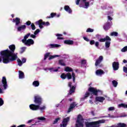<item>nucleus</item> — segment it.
<instances>
[{
  "label": "nucleus",
  "mask_w": 127,
  "mask_h": 127,
  "mask_svg": "<svg viewBox=\"0 0 127 127\" xmlns=\"http://www.w3.org/2000/svg\"><path fill=\"white\" fill-rule=\"evenodd\" d=\"M9 49H6L0 52V55L2 57V63L4 64H8V63L13 62V61H15L17 59V55L14 54L15 45H11L9 46Z\"/></svg>",
  "instance_id": "1"
},
{
  "label": "nucleus",
  "mask_w": 127,
  "mask_h": 127,
  "mask_svg": "<svg viewBox=\"0 0 127 127\" xmlns=\"http://www.w3.org/2000/svg\"><path fill=\"white\" fill-rule=\"evenodd\" d=\"M88 92H86L83 97V100H85L86 98H88L90 95L96 96L95 101L96 102H99L100 103H103L105 101V97L98 96H102L103 95V91L100 89H97V88H94L92 86H90L88 89Z\"/></svg>",
  "instance_id": "2"
},
{
  "label": "nucleus",
  "mask_w": 127,
  "mask_h": 127,
  "mask_svg": "<svg viewBox=\"0 0 127 127\" xmlns=\"http://www.w3.org/2000/svg\"><path fill=\"white\" fill-rule=\"evenodd\" d=\"M106 120H101L97 121H94L92 122H85L86 127H100L101 125L100 124H105Z\"/></svg>",
  "instance_id": "3"
},
{
  "label": "nucleus",
  "mask_w": 127,
  "mask_h": 127,
  "mask_svg": "<svg viewBox=\"0 0 127 127\" xmlns=\"http://www.w3.org/2000/svg\"><path fill=\"white\" fill-rule=\"evenodd\" d=\"M75 127H84V118H83V116L81 114L78 115L77 116Z\"/></svg>",
  "instance_id": "4"
},
{
  "label": "nucleus",
  "mask_w": 127,
  "mask_h": 127,
  "mask_svg": "<svg viewBox=\"0 0 127 127\" xmlns=\"http://www.w3.org/2000/svg\"><path fill=\"white\" fill-rule=\"evenodd\" d=\"M35 24L36 25H39V27H40L41 29H42V28H43V25L49 26L50 23H49V22H45L43 21L42 19H40L35 22Z\"/></svg>",
  "instance_id": "5"
},
{
  "label": "nucleus",
  "mask_w": 127,
  "mask_h": 127,
  "mask_svg": "<svg viewBox=\"0 0 127 127\" xmlns=\"http://www.w3.org/2000/svg\"><path fill=\"white\" fill-rule=\"evenodd\" d=\"M42 102H43V99L40 95H37L34 96V102L37 106H41Z\"/></svg>",
  "instance_id": "6"
},
{
  "label": "nucleus",
  "mask_w": 127,
  "mask_h": 127,
  "mask_svg": "<svg viewBox=\"0 0 127 127\" xmlns=\"http://www.w3.org/2000/svg\"><path fill=\"white\" fill-rule=\"evenodd\" d=\"M70 121V117H66L63 119L62 124H61L60 126L61 127H67V125H68V123Z\"/></svg>",
  "instance_id": "7"
},
{
  "label": "nucleus",
  "mask_w": 127,
  "mask_h": 127,
  "mask_svg": "<svg viewBox=\"0 0 127 127\" xmlns=\"http://www.w3.org/2000/svg\"><path fill=\"white\" fill-rule=\"evenodd\" d=\"M113 25L112 23H110L109 21L106 22L104 25H103V29L105 31H108L110 28H111V27Z\"/></svg>",
  "instance_id": "8"
},
{
  "label": "nucleus",
  "mask_w": 127,
  "mask_h": 127,
  "mask_svg": "<svg viewBox=\"0 0 127 127\" xmlns=\"http://www.w3.org/2000/svg\"><path fill=\"white\" fill-rule=\"evenodd\" d=\"M68 86L70 88L69 95H72V94L75 92V90H76V87L74 86H72V82H68Z\"/></svg>",
  "instance_id": "9"
},
{
  "label": "nucleus",
  "mask_w": 127,
  "mask_h": 127,
  "mask_svg": "<svg viewBox=\"0 0 127 127\" xmlns=\"http://www.w3.org/2000/svg\"><path fill=\"white\" fill-rule=\"evenodd\" d=\"M1 82L3 84L4 90H6L7 88V81H6V77H5V76H3L2 77Z\"/></svg>",
  "instance_id": "10"
},
{
  "label": "nucleus",
  "mask_w": 127,
  "mask_h": 127,
  "mask_svg": "<svg viewBox=\"0 0 127 127\" xmlns=\"http://www.w3.org/2000/svg\"><path fill=\"white\" fill-rule=\"evenodd\" d=\"M103 60H104V57L103 56H100L98 59L96 60L95 65V66H99L101 63L103 62Z\"/></svg>",
  "instance_id": "11"
},
{
  "label": "nucleus",
  "mask_w": 127,
  "mask_h": 127,
  "mask_svg": "<svg viewBox=\"0 0 127 127\" xmlns=\"http://www.w3.org/2000/svg\"><path fill=\"white\" fill-rule=\"evenodd\" d=\"M23 43H24L25 45H27V46H30L31 45H33V44H34V41L32 39H28Z\"/></svg>",
  "instance_id": "12"
},
{
  "label": "nucleus",
  "mask_w": 127,
  "mask_h": 127,
  "mask_svg": "<svg viewBox=\"0 0 127 127\" xmlns=\"http://www.w3.org/2000/svg\"><path fill=\"white\" fill-rule=\"evenodd\" d=\"M29 108L32 111H38V110H39V106L36 104H31L29 106Z\"/></svg>",
  "instance_id": "13"
},
{
  "label": "nucleus",
  "mask_w": 127,
  "mask_h": 127,
  "mask_svg": "<svg viewBox=\"0 0 127 127\" xmlns=\"http://www.w3.org/2000/svg\"><path fill=\"white\" fill-rule=\"evenodd\" d=\"M99 42H105L106 41H112V39L109 37V36H106L105 38H101L99 40Z\"/></svg>",
  "instance_id": "14"
},
{
  "label": "nucleus",
  "mask_w": 127,
  "mask_h": 127,
  "mask_svg": "<svg viewBox=\"0 0 127 127\" xmlns=\"http://www.w3.org/2000/svg\"><path fill=\"white\" fill-rule=\"evenodd\" d=\"M119 65L120 64H119V62H113L112 66L114 71H117V70H119Z\"/></svg>",
  "instance_id": "15"
},
{
  "label": "nucleus",
  "mask_w": 127,
  "mask_h": 127,
  "mask_svg": "<svg viewBox=\"0 0 127 127\" xmlns=\"http://www.w3.org/2000/svg\"><path fill=\"white\" fill-rule=\"evenodd\" d=\"M77 106V104H76V102H72L71 104H70L69 108H68V113H70Z\"/></svg>",
  "instance_id": "16"
},
{
  "label": "nucleus",
  "mask_w": 127,
  "mask_h": 127,
  "mask_svg": "<svg viewBox=\"0 0 127 127\" xmlns=\"http://www.w3.org/2000/svg\"><path fill=\"white\" fill-rule=\"evenodd\" d=\"M95 74L97 76H102L105 74V71L101 69H98L96 71Z\"/></svg>",
  "instance_id": "17"
},
{
  "label": "nucleus",
  "mask_w": 127,
  "mask_h": 127,
  "mask_svg": "<svg viewBox=\"0 0 127 127\" xmlns=\"http://www.w3.org/2000/svg\"><path fill=\"white\" fill-rule=\"evenodd\" d=\"M12 22L15 23V25H18L20 23V18L18 17H16L15 18H13L12 20Z\"/></svg>",
  "instance_id": "18"
},
{
  "label": "nucleus",
  "mask_w": 127,
  "mask_h": 127,
  "mask_svg": "<svg viewBox=\"0 0 127 127\" xmlns=\"http://www.w3.org/2000/svg\"><path fill=\"white\" fill-rule=\"evenodd\" d=\"M64 44H67V45H73L74 44V41L71 40H65L64 41Z\"/></svg>",
  "instance_id": "19"
},
{
  "label": "nucleus",
  "mask_w": 127,
  "mask_h": 127,
  "mask_svg": "<svg viewBox=\"0 0 127 127\" xmlns=\"http://www.w3.org/2000/svg\"><path fill=\"white\" fill-rule=\"evenodd\" d=\"M64 9L65 10V11L68 12V13H72V9L68 5H65L64 7Z\"/></svg>",
  "instance_id": "20"
},
{
  "label": "nucleus",
  "mask_w": 127,
  "mask_h": 127,
  "mask_svg": "<svg viewBox=\"0 0 127 127\" xmlns=\"http://www.w3.org/2000/svg\"><path fill=\"white\" fill-rule=\"evenodd\" d=\"M48 46L50 49H51V48H56L60 47V46H61V45H58V44H51L49 45Z\"/></svg>",
  "instance_id": "21"
},
{
  "label": "nucleus",
  "mask_w": 127,
  "mask_h": 127,
  "mask_svg": "<svg viewBox=\"0 0 127 127\" xmlns=\"http://www.w3.org/2000/svg\"><path fill=\"white\" fill-rule=\"evenodd\" d=\"M26 29V26L25 25H22L17 27V31H21Z\"/></svg>",
  "instance_id": "22"
},
{
  "label": "nucleus",
  "mask_w": 127,
  "mask_h": 127,
  "mask_svg": "<svg viewBox=\"0 0 127 127\" xmlns=\"http://www.w3.org/2000/svg\"><path fill=\"white\" fill-rule=\"evenodd\" d=\"M29 36H30V33H29L27 34L26 35H25L24 37V39L22 40V42L24 43V42H25L26 40H27V38H28V37H29Z\"/></svg>",
  "instance_id": "23"
},
{
  "label": "nucleus",
  "mask_w": 127,
  "mask_h": 127,
  "mask_svg": "<svg viewBox=\"0 0 127 127\" xmlns=\"http://www.w3.org/2000/svg\"><path fill=\"white\" fill-rule=\"evenodd\" d=\"M24 78V73L21 70L19 71V78L23 79Z\"/></svg>",
  "instance_id": "24"
},
{
  "label": "nucleus",
  "mask_w": 127,
  "mask_h": 127,
  "mask_svg": "<svg viewBox=\"0 0 127 127\" xmlns=\"http://www.w3.org/2000/svg\"><path fill=\"white\" fill-rule=\"evenodd\" d=\"M111 41H106L105 42V47L106 48H109L111 46Z\"/></svg>",
  "instance_id": "25"
},
{
  "label": "nucleus",
  "mask_w": 127,
  "mask_h": 127,
  "mask_svg": "<svg viewBox=\"0 0 127 127\" xmlns=\"http://www.w3.org/2000/svg\"><path fill=\"white\" fill-rule=\"evenodd\" d=\"M56 36H57V39L58 40H61L62 39H64L63 37H61V36H63V35L61 34H57Z\"/></svg>",
  "instance_id": "26"
},
{
  "label": "nucleus",
  "mask_w": 127,
  "mask_h": 127,
  "mask_svg": "<svg viewBox=\"0 0 127 127\" xmlns=\"http://www.w3.org/2000/svg\"><path fill=\"white\" fill-rule=\"evenodd\" d=\"M64 71H65L66 72H73V69L69 66H66L64 68Z\"/></svg>",
  "instance_id": "27"
},
{
  "label": "nucleus",
  "mask_w": 127,
  "mask_h": 127,
  "mask_svg": "<svg viewBox=\"0 0 127 127\" xmlns=\"http://www.w3.org/2000/svg\"><path fill=\"white\" fill-rule=\"evenodd\" d=\"M59 64L60 65H61V66H66V64H65V63H64V60H59Z\"/></svg>",
  "instance_id": "28"
},
{
  "label": "nucleus",
  "mask_w": 127,
  "mask_h": 127,
  "mask_svg": "<svg viewBox=\"0 0 127 127\" xmlns=\"http://www.w3.org/2000/svg\"><path fill=\"white\" fill-rule=\"evenodd\" d=\"M33 86H34V87H38V86H39V81H34L33 82Z\"/></svg>",
  "instance_id": "29"
},
{
  "label": "nucleus",
  "mask_w": 127,
  "mask_h": 127,
  "mask_svg": "<svg viewBox=\"0 0 127 127\" xmlns=\"http://www.w3.org/2000/svg\"><path fill=\"white\" fill-rule=\"evenodd\" d=\"M56 57H60V56L57 55L54 56H50L49 58V60H52V59H54V58H56Z\"/></svg>",
  "instance_id": "30"
},
{
  "label": "nucleus",
  "mask_w": 127,
  "mask_h": 127,
  "mask_svg": "<svg viewBox=\"0 0 127 127\" xmlns=\"http://www.w3.org/2000/svg\"><path fill=\"white\" fill-rule=\"evenodd\" d=\"M54 16H56V13H51V16H47L46 18H53Z\"/></svg>",
  "instance_id": "31"
},
{
  "label": "nucleus",
  "mask_w": 127,
  "mask_h": 127,
  "mask_svg": "<svg viewBox=\"0 0 127 127\" xmlns=\"http://www.w3.org/2000/svg\"><path fill=\"white\" fill-rule=\"evenodd\" d=\"M61 78L63 79V80H65V79L67 78V75L64 73H63L61 74Z\"/></svg>",
  "instance_id": "32"
},
{
  "label": "nucleus",
  "mask_w": 127,
  "mask_h": 127,
  "mask_svg": "<svg viewBox=\"0 0 127 127\" xmlns=\"http://www.w3.org/2000/svg\"><path fill=\"white\" fill-rule=\"evenodd\" d=\"M112 84L115 88H117V86H118V81L116 80L112 81Z\"/></svg>",
  "instance_id": "33"
},
{
  "label": "nucleus",
  "mask_w": 127,
  "mask_h": 127,
  "mask_svg": "<svg viewBox=\"0 0 127 127\" xmlns=\"http://www.w3.org/2000/svg\"><path fill=\"white\" fill-rule=\"evenodd\" d=\"M119 107L124 108V109L127 108V104H125L124 103H121L119 105Z\"/></svg>",
  "instance_id": "34"
},
{
  "label": "nucleus",
  "mask_w": 127,
  "mask_h": 127,
  "mask_svg": "<svg viewBox=\"0 0 127 127\" xmlns=\"http://www.w3.org/2000/svg\"><path fill=\"white\" fill-rule=\"evenodd\" d=\"M66 77H67L68 80H70V79H72V75H71V73H70V72L67 73Z\"/></svg>",
  "instance_id": "35"
},
{
  "label": "nucleus",
  "mask_w": 127,
  "mask_h": 127,
  "mask_svg": "<svg viewBox=\"0 0 127 127\" xmlns=\"http://www.w3.org/2000/svg\"><path fill=\"white\" fill-rule=\"evenodd\" d=\"M50 56V53H47L45 54L44 60H46L48 57Z\"/></svg>",
  "instance_id": "36"
},
{
  "label": "nucleus",
  "mask_w": 127,
  "mask_h": 127,
  "mask_svg": "<svg viewBox=\"0 0 127 127\" xmlns=\"http://www.w3.org/2000/svg\"><path fill=\"white\" fill-rule=\"evenodd\" d=\"M110 35L111 36H118V33L117 32H113L111 33Z\"/></svg>",
  "instance_id": "37"
},
{
  "label": "nucleus",
  "mask_w": 127,
  "mask_h": 127,
  "mask_svg": "<svg viewBox=\"0 0 127 127\" xmlns=\"http://www.w3.org/2000/svg\"><path fill=\"white\" fill-rule=\"evenodd\" d=\"M72 81L73 83H75V79H76L75 77H76V75H75V73L74 72L72 73Z\"/></svg>",
  "instance_id": "38"
},
{
  "label": "nucleus",
  "mask_w": 127,
  "mask_h": 127,
  "mask_svg": "<svg viewBox=\"0 0 127 127\" xmlns=\"http://www.w3.org/2000/svg\"><path fill=\"white\" fill-rule=\"evenodd\" d=\"M59 121H60V118H56L53 123V125H56V124H57L58 123Z\"/></svg>",
  "instance_id": "39"
},
{
  "label": "nucleus",
  "mask_w": 127,
  "mask_h": 127,
  "mask_svg": "<svg viewBox=\"0 0 127 127\" xmlns=\"http://www.w3.org/2000/svg\"><path fill=\"white\" fill-rule=\"evenodd\" d=\"M3 104H4L3 100L2 99V98H0V107H1V106H3Z\"/></svg>",
  "instance_id": "40"
},
{
  "label": "nucleus",
  "mask_w": 127,
  "mask_h": 127,
  "mask_svg": "<svg viewBox=\"0 0 127 127\" xmlns=\"http://www.w3.org/2000/svg\"><path fill=\"white\" fill-rule=\"evenodd\" d=\"M17 63H18V65H19V66H22V62L20 60V59H18L17 60Z\"/></svg>",
  "instance_id": "41"
},
{
  "label": "nucleus",
  "mask_w": 127,
  "mask_h": 127,
  "mask_svg": "<svg viewBox=\"0 0 127 127\" xmlns=\"http://www.w3.org/2000/svg\"><path fill=\"white\" fill-rule=\"evenodd\" d=\"M31 27L32 30H35V29L36 28L35 27V25H34V23H33L31 24Z\"/></svg>",
  "instance_id": "42"
},
{
  "label": "nucleus",
  "mask_w": 127,
  "mask_h": 127,
  "mask_svg": "<svg viewBox=\"0 0 127 127\" xmlns=\"http://www.w3.org/2000/svg\"><path fill=\"white\" fill-rule=\"evenodd\" d=\"M39 32H40V30L39 29H37L36 31H35L34 34L35 35H37Z\"/></svg>",
  "instance_id": "43"
},
{
  "label": "nucleus",
  "mask_w": 127,
  "mask_h": 127,
  "mask_svg": "<svg viewBox=\"0 0 127 127\" xmlns=\"http://www.w3.org/2000/svg\"><path fill=\"white\" fill-rule=\"evenodd\" d=\"M122 52H126L127 51V46L126 47H124L122 50Z\"/></svg>",
  "instance_id": "44"
},
{
  "label": "nucleus",
  "mask_w": 127,
  "mask_h": 127,
  "mask_svg": "<svg viewBox=\"0 0 127 127\" xmlns=\"http://www.w3.org/2000/svg\"><path fill=\"white\" fill-rule=\"evenodd\" d=\"M94 29H91V28H89L87 29L86 32H93Z\"/></svg>",
  "instance_id": "45"
},
{
  "label": "nucleus",
  "mask_w": 127,
  "mask_h": 127,
  "mask_svg": "<svg viewBox=\"0 0 127 127\" xmlns=\"http://www.w3.org/2000/svg\"><path fill=\"white\" fill-rule=\"evenodd\" d=\"M87 63V61H86L85 60H82L81 62V64L82 65H85V64H86Z\"/></svg>",
  "instance_id": "46"
},
{
  "label": "nucleus",
  "mask_w": 127,
  "mask_h": 127,
  "mask_svg": "<svg viewBox=\"0 0 127 127\" xmlns=\"http://www.w3.org/2000/svg\"><path fill=\"white\" fill-rule=\"evenodd\" d=\"M46 108L45 106L40 107V105H39V110H40V111H43Z\"/></svg>",
  "instance_id": "47"
},
{
  "label": "nucleus",
  "mask_w": 127,
  "mask_h": 127,
  "mask_svg": "<svg viewBox=\"0 0 127 127\" xmlns=\"http://www.w3.org/2000/svg\"><path fill=\"white\" fill-rule=\"evenodd\" d=\"M84 3H85V8H88V7L89 6V5H90L89 4V2H84Z\"/></svg>",
  "instance_id": "48"
},
{
  "label": "nucleus",
  "mask_w": 127,
  "mask_h": 127,
  "mask_svg": "<svg viewBox=\"0 0 127 127\" xmlns=\"http://www.w3.org/2000/svg\"><path fill=\"white\" fill-rule=\"evenodd\" d=\"M38 120H39V121H45V120H46V118H45V117H39L37 118Z\"/></svg>",
  "instance_id": "49"
},
{
  "label": "nucleus",
  "mask_w": 127,
  "mask_h": 127,
  "mask_svg": "<svg viewBox=\"0 0 127 127\" xmlns=\"http://www.w3.org/2000/svg\"><path fill=\"white\" fill-rule=\"evenodd\" d=\"M25 49H26V47H23L21 48V53H23V52H24V51H25Z\"/></svg>",
  "instance_id": "50"
},
{
  "label": "nucleus",
  "mask_w": 127,
  "mask_h": 127,
  "mask_svg": "<svg viewBox=\"0 0 127 127\" xmlns=\"http://www.w3.org/2000/svg\"><path fill=\"white\" fill-rule=\"evenodd\" d=\"M95 40H92L91 41H90V45H94V44H95Z\"/></svg>",
  "instance_id": "51"
},
{
  "label": "nucleus",
  "mask_w": 127,
  "mask_h": 127,
  "mask_svg": "<svg viewBox=\"0 0 127 127\" xmlns=\"http://www.w3.org/2000/svg\"><path fill=\"white\" fill-rule=\"evenodd\" d=\"M25 24L27 25V26H29L31 24H32L31 22L30 21H27L26 23Z\"/></svg>",
  "instance_id": "52"
},
{
  "label": "nucleus",
  "mask_w": 127,
  "mask_h": 127,
  "mask_svg": "<svg viewBox=\"0 0 127 127\" xmlns=\"http://www.w3.org/2000/svg\"><path fill=\"white\" fill-rule=\"evenodd\" d=\"M94 44L96 47H97V48L99 47V46L100 45V43H99V42H96Z\"/></svg>",
  "instance_id": "53"
},
{
  "label": "nucleus",
  "mask_w": 127,
  "mask_h": 127,
  "mask_svg": "<svg viewBox=\"0 0 127 127\" xmlns=\"http://www.w3.org/2000/svg\"><path fill=\"white\" fill-rule=\"evenodd\" d=\"M109 111H115V107H111L108 108Z\"/></svg>",
  "instance_id": "54"
},
{
  "label": "nucleus",
  "mask_w": 127,
  "mask_h": 127,
  "mask_svg": "<svg viewBox=\"0 0 127 127\" xmlns=\"http://www.w3.org/2000/svg\"><path fill=\"white\" fill-rule=\"evenodd\" d=\"M83 39L85 41H87V42H89V41H90V40L88 38H87V37H83Z\"/></svg>",
  "instance_id": "55"
},
{
  "label": "nucleus",
  "mask_w": 127,
  "mask_h": 127,
  "mask_svg": "<svg viewBox=\"0 0 127 127\" xmlns=\"http://www.w3.org/2000/svg\"><path fill=\"white\" fill-rule=\"evenodd\" d=\"M30 37H31V38H36V35H34V34H31L30 35Z\"/></svg>",
  "instance_id": "56"
},
{
  "label": "nucleus",
  "mask_w": 127,
  "mask_h": 127,
  "mask_svg": "<svg viewBox=\"0 0 127 127\" xmlns=\"http://www.w3.org/2000/svg\"><path fill=\"white\" fill-rule=\"evenodd\" d=\"M50 70H51L53 72H58V69H54L53 68H50Z\"/></svg>",
  "instance_id": "57"
},
{
  "label": "nucleus",
  "mask_w": 127,
  "mask_h": 127,
  "mask_svg": "<svg viewBox=\"0 0 127 127\" xmlns=\"http://www.w3.org/2000/svg\"><path fill=\"white\" fill-rule=\"evenodd\" d=\"M25 62H26V59L24 58L22 59V63H25Z\"/></svg>",
  "instance_id": "58"
},
{
  "label": "nucleus",
  "mask_w": 127,
  "mask_h": 127,
  "mask_svg": "<svg viewBox=\"0 0 127 127\" xmlns=\"http://www.w3.org/2000/svg\"><path fill=\"white\" fill-rule=\"evenodd\" d=\"M81 0H76V4H77V5H79V4L80 3V1Z\"/></svg>",
  "instance_id": "59"
},
{
  "label": "nucleus",
  "mask_w": 127,
  "mask_h": 127,
  "mask_svg": "<svg viewBox=\"0 0 127 127\" xmlns=\"http://www.w3.org/2000/svg\"><path fill=\"white\" fill-rule=\"evenodd\" d=\"M108 18L109 20H113V18L112 17H111L110 16H108Z\"/></svg>",
  "instance_id": "60"
},
{
  "label": "nucleus",
  "mask_w": 127,
  "mask_h": 127,
  "mask_svg": "<svg viewBox=\"0 0 127 127\" xmlns=\"http://www.w3.org/2000/svg\"><path fill=\"white\" fill-rule=\"evenodd\" d=\"M2 62V56H0V63H1Z\"/></svg>",
  "instance_id": "61"
},
{
  "label": "nucleus",
  "mask_w": 127,
  "mask_h": 127,
  "mask_svg": "<svg viewBox=\"0 0 127 127\" xmlns=\"http://www.w3.org/2000/svg\"><path fill=\"white\" fill-rule=\"evenodd\" d=\"M91 114L92 116H95V112L94 111H91Z\"/></svg>",
  "instance_id": "62"
},
{
  "label": "nucleus",
  "mask_w": 127,
  "mask_h": 127,
  "mask_svg": "<svg viewBox=\"0 0 127 127\" xmlns=\"http://www.w3.org/2000/svg\"><path fill=\"white\" fill-rule=\"evenodd\" d=\"M3 91H2V89L0 88V94H3Z\"/></svg>",
  "instance_id": "63"
},
{
  "label": "nucleus",
  "mask_w": 127,
  "mask_h": 127,
  "mask_svg": "<svg viewBox=\"0 0 127 127\" xmlns=\"http://www.w3.org/2000/svg\"><path fill=\"white\" fill-rule=\"evenodd\" d=\"M123 63H125V64L127 63V61L126 60H123Z\"/></svg>",
  "instance_id": "64"
}]
</instances>
